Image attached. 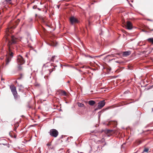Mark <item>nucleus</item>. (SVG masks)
Here are the masks:
<instances>
[{
    "label": "nucleus",
    "mask_w": 153,
    "mask_h": 153,
    "mask_svg": "<svg viewBox=\"0 0 153 153\" xmlns=\"http://www.w3.org/2000/svg\"><path fill=\"white\" fill-rule=\"evenodd\" d=\"M150 20V19H149L148 20Z\"/></svg>",
    "instance_id": "obj_35"
},
{
    "label": "nucleus",
    "mask_w": 153,
    "mask_h": 153,
    "mask_svg": "<svg viewBox=\"0 0 153 153\" xmlns=\"http://www.w3.org/2000/svg\"><path fill=\"white\" fill-rule=\"evenodd\" d=\"M45 20H44V19L42 20V22H45Z\"/></svg>",
    "instance_id": "obj_29"
},
{
    "label": "nucleus",
    "mask_w": 153,
    "mask_h": 153,
    "mask_svg": "<svg viewBox=\"0 0 153 153\" xmlns=\"http://www.w3.org/2000/svg\"><path fill=\"white\" fill-rule=\"evenodd\" d=\"M24 87H23L22 85H20L19 86V91H20L21 89L22 88H23Z\"/></svg>",
    "instance_id": "obj_19"
},
{
    "label": "nucleus",
    "mask_w": 153,
    "mask_h": 153,
    "mask_svg": "<svg viewBox=\"0 0 153 153\" xmlns=\"http://www.w3.org/2000/svg\"><path fill=\"white\" fill-rule=\"evenodd\" d=\"M153 29H152V30H151V31H153Z\"/></svg>",
    "instance_id": "obj_34"
},
{
    "label": "nucleus",
    "mask_w": 153,
    "mask_h": 153,
    "mask_svg": "<svg viewBox=\"0 0 153 153\" xmlns=\"http://www.w3.org/2000/svg\"><path fill=\"white\" fill-rule=\"evenodd\" d=\"M37 16V15L36 14L35 15V16Z\"/></svg>",
    "instance_id": "obj_33"
},
{
    "label": "nucleus",
    "mask_w": 153,
    "mask_h": 153,
    "mask_svg": "<svg viewBox=\"0 0 153 153\" xmlns=\"http://www.w3.org/2000/svg\"><path fill=\"white\" fill-rule=\"evenodd\" d=\"M88 103L89 105L92 106L95 104L96 102L94 101L91 100L88 101Z\"/></svg>",
    "instance_id": "obj_12"
},
{
    "label": "nucleus",
    "mask_w": 153,
    "mask_h": 153,
    "mask_svg": "<svg viewBox=\"0 0 153 153\" xmlns=\"http://www.w3.org/2000/svg\"><path fill=\"white\" fill-rule=\"evenodd\" d=\"M59 6H58V8H59Z\"/></svg>",
    "instance_id": "obj_30"
},
{
    "label": "nucleus",
    "mask_w": 153,
    "mask_h": 153,
    "mask_svg": "<svg viewBox=\"0 0 153 153\" xmlns=\"http://www.w3.org/2000/svg\"><path fill=\"white\" fill-rule=\"evenodd\" d=\"M112 131V130H109L108 131V132H110V131Z\"/></svg>",
    "instance_id": "obj_27"
},
{
    "label": "nucleus",
    "mask_w": 153,
    "mask_h": 153,
    "mask_svg": "<svg viewBox=\"0 0 153 153\" xmlns=\"http://www.w3.org/2000/svg\"><path fill=\"white\" fill-rule=\"evenodd\" d=\"M149 150V149L147 148H145L144 149L143 152H148Z\"/></svg>",
    "instance_id": "obj_17"
},
{
    "label": "nucleus",
    "mask_w": 153,
    "mask_h": 153,
    "mask_svg": "<svg viewBox=\"0 0 153 153\" xmlns=\"http://www.w3.org/2000/svg\"><path fill=\"white\" fill-rule=\"evenodd\" d=\"M78 106L79 107H83L85 106L84 104L80 102H78L77 103Z\"/></svg>",
    "instance_id": "obj_13"
},
{
    "label": "nucleus",
    "mask_w": 153,
    "mask_h": 153,
    "mask_svg": "<svg viewBox=\"0 0 153 153\" xmlns=\"http://www.w3.org/2000/svg\"><path fill=\"white\" fill-rule=\"evenodd\" d=\"M18 39L13 36H11V39L9 40L7 44L8 50L9 51V55L7 56L6 59V65L9 64V62L11 60V58L13 56V45L16 44L18 42Z\"/></svg>",
    "instance_id": "obj_1"
},
{
    "label": "nucleus",
    "mask_w": 153,
    "mask_h": 153,
    "mask_svg": "<svg viewBox=\"0 0 153 153\" xmlns=\"http://www.w3.org/2000/svg\"><path fill=\"white\" fill-rule=\"evenodd\" d=\"M20 65H19L18 67V68L19 70H20L22 69V67Z\"/></svg>",
    "instance_id": "obj_20"
},
{
    "label": "nucleus",
    "mask_w": 153,
    "mask_h": 153,
    "mask_svg": "<svg viewBox=\"0 0 153 153\" xmlns=\"http://www.w3.org/2000/svg\"><path fill=\"white\" fill-rule=\"evenodd\" d=\"M69 19H77L75 18L74 16H72Z\"/></svg>",
    "instance_id": "obj_18"
},
{
    "label": "nucleus",
    "mask_w": 153,
    "mask_h": 153,
    "mask_svg": "<svg viewBox=\"0 0 153 153\" xmlns=\"http://www.w3.org/2000/svg\"><path fill=\"white\" fill-rule=\"evenodd\" d=\"M37 8V6L36 5H35L33 7V9H36Z\"/></svg>",
    "instance_id": "obj_23"
},
{
    "label": "nucleus",
    "mask_w": 153,
    "mask_h": 153,
    "mask_svg": "<svg viewBox=\"0 0 153 153\" xmlns=\"http://www.w3.org/2000/svg\"><path fill=\"white\" fill-rule=\"evenodd\" d=\"M11 0H6L7 2H9Z\"/></svg>",
    "instance_id": "obj_24"
},
{
    "label": "nucleus",
    "mask_w": 153,
    "mask_h": 153,
    "mask_svg": "<svg viewBox=\"0 0 153 153\" xmlns=\"http://www.w3.org/2000/svg\"><path fill=\"white\" fill-rule=\"evenodd\" d=\"M59 94L62 95L66 96L67 93L66 92L62 90H60L59 91Z\"/></svg>",
    "instance_id": "obj_11"
},
{
    "label": "nucleus",
    "mask_w": 153,
    "mask_h": 153,
    "mask_svg": "<svg viewBox=\"0 0 153 153\" xmlns=\"http://www.w3.org/2000/svg\"><path fill=\"white\" fill-rule=\"evenodd\" d=\"M136 142L137 143V145H139L141 143V142L140 140H138L136 141Z\"/></svg>",
    "instance_id": "obj_21"
},
{
    "label": "nucleus",
    "mask_w": 153,
    "mask_h": 153,
    "mask_svg": "<svg viewBox=\"0 0 153 153\" xmlns=\"http://www.w3.org/2000/svg\"><path fill=\"white\" fill-rule=\"evenodd\" d=\"M105 104V102L104 100L100 101L98 103L97 107L95 109V110L96 111L98 109H100L104 106Z\"/></svg>",
    "instance_id": "obj_6"
},
{
    "label": "nucleus",
    "mask_w": 153,
    "mask_h": 153,
    "mask_svg": "<svg viewBox=\"0 0 153 153\" xmlns=\"http://www.w3.org/2000/svg\"><path fill=\"white\" fill-rule=\"evenodd\" d=\"M37 9L39 10H41V9L39 8H37Z\"/></svg>",
    "instance_id": "obj_28"
},
{
    "label": "nucleus",
    "mask_w": 153,
    "mask_h": 153,
    "mask_svg": "<svg viewBox=\"0 0 153 153\" xmlns=\"http://www.w3.org/2000/svg\"><path fill=\"white\" fill-rule=\"evenodd\" d=\"M54 68H52L51 69H50L49 70L50 73V74L51 72H52L53 71H54Z\"/></svg>",
    "instance_id": "obj_22"
},
{
    "label": "nucleus",
    "mask_w": 153,
    "mask_h": 153,
    "mask_svg": "<svg viewBox=\"0 0 153 153\" xmlns=\"http://www.w3.org/2000/svg\"><path fill=\"white\" fill-rule=\"evenodd\" d=\"M49 133L50 135L53 137H56L59 134L58 131L55 129H51L50 130Z\"/></svg>",
    "instance_id": "obj_4"
},
{
    "label": "nucleus",
    "mask_w": 153,
    "mask_h": 153,
    "mask_svg": "<svg viewBox=\"0 0 153 153\" xmlns=\"http://www.w3.org/2000/svg\"><path fill=\"white\" fill-rule=\"evenodd\" d=\"M79 22V20H70V22L72 25L77 23Z\"/></svg>",
    "instance_id": "obj_10"
},
{
    "label": "nucleus",
    "mask_w": 153,
    "mask_h": 153,
    "mask_svg": "<svg viewBox=\"0 0 153 153\" xmlns=\"http://www.w3.org/2000/svg\"><path fill=\"white\" fill-rule=\"evenodd\" d=\"M14 20H11L9 24V28L14 29L16 28L18 23L19 22V20H17L16 21H14Z\"/></svg>",
    "instance_id": "obj_3"
},
{
    "label": "nucleus",
    "mask_w": 153,
    "mask_h": 153,
    "mask_svg": "<svg viewBox=\"0 0 153 153\" xmlns=\"http://www.w3.org/2000/svg\"><path fill=\"white\" fill-rule=\"evenodd\" d=\"M47 146H49L51 145V144L50 143H48L47 144Z\"/></svg>",
    "instance_id": "obj_25"
},
{
    "label": "nucleus",
    "mask_w": 153,
    "mask_h": 153,
    "mask_svg": "<svg viewBox=\"0 0 153 153\" xmlns=\"http://www.w3.org/2000/svg\"><path fill=\"white\" fill-rule=\"evenodd\" d=\"M126 29L131 30L133 28V25L132 23L130 21H127L124 24Z\"/></svg>",
    "instance_id": "obj_7"
},
{
    "label": "nucleus",
    "mask_w": 153,
    "mask_h": 153,
    "mask_svg": "<svg viewBox=\"0 0 153 153\" xmlns=\"http://www.w3.org/2000/svg\"><path fill=\"white\" fill-rule=\"evenodd\" d=\"M48 44L52 46H56L58 45V43L56 42V41H51L48 43Z\"/></svg>",
    "instance_id": "obj_8"
},
{
    "label": "nucleus",
    "mask_w": 153,
    "mask_h": 153,
    "mask_svg": "<svg viewBox=\"0 0 153 153\" xmlns=\"http://www.w3.org/2000/svg\"><path fill=\"white\" fill-rule=\"evenodd\" d=\"M148 41L150 43L153 44V38H149L147 39Z\"/></svg>",
    "instance_id": "obj_14"
},
{
    "label": "nucleus",
    "mask_w": 153,
    "mask_h": 153,
    "mask_svg": "<svg viewBox=\"0 0 153 153\" xmlns=\"http://www.w3.org/2000/svg\"><path fill=\"white\" fill-rule=\"evenodd\" d=\"M15 138H16V136L15 135H14Z\"/></svg>",
    "instance_id": "obj_32"
},
{
    "label": "nucleus",
    "mask_w": 153,
    "mask_h": 153,
    "mask_svg": "<svg viewBox=\"0 0 153 153\" xmlns=\"http://www.w3.org/2000/svg\"><path fill=\"white\" fill-rule=\"evenodd\" d=\"M125 22L124 20H122V22L123 24L124 22Z\"/></svg>",
    "instance_id": "obj_26"
},
{
    "label": "nucleus",
    "mask_w": 153,
    "mask_h": 153,
    "mask_svg": "<svg viewBox=\"0 0 153 153\" xmlns=\"http://www.w3.org/2000/svg\"><path fill=\"white\" fill-rule=\"evenodd\" d=\"M55 56H53L51 59L50 60L49 62H53L54 61V59H55Z\"/></svg>",
    "instance_id": "obj_16"
},
{
    "label": "nucleus",
    "mask_w": 153,
    "mask_h": 153,
    "mask_svg": "<svg viewBox=\"0 0 153 153\" xmlns=\"http://www.w3.org/2000/svg\"><path fill=\"white\" fill-rule=\"evenodd\" d=\"M10 88L13 95L15 100H19V96L18 94L16 87L14 85H12L10 86Z\"/></svg>",
    "instance_id": "obj_2"
},
{
    "label": "nucleus",
    "mask_w": 153,
    "mask_h": 153,
    "mask_svg": "<svg viewBox=\"0 0 153 153\" xmlns=\"http://www.w3.org/2000/svg\"><path fill=\"white\" fill-rule=\"evenodd\" d=\"M11 133H12L11 132H10V134H11Z\"/></svg>",
    "instance_id": "obj_31"
},
{
    "label": "nucleus",
    "mask_w": 153,
    "mask_h": 153,
    "mask_svg": "<svg viewBox=\"0 0 153 153\" xmlns=\"http://www.w3.org/2000/svg\"><path fill=\"white\" fill-rule=\"evenodd\" d=\"M17 62L19 65H22L25 63V61L22 56L19 55L17 57Z\"/></svg>",
    "instance_id": "obj_5"
},
{
    "label": "nucleus",
    "mask_w": 153,
    "mask_h": 153,
    "mask_svg": "<svg viewBox=\"0 0 153 153\" xmlns=\"http://www.w3.org/2000/svg\"><path fill=\"white\" fill-rule=\"evenodd\" d=\"M19 126V123H16L14 125V130L16 131V129Z\"/></svg>",
    "instance_id": "obj_15"
},
{
    "label": "nucleus",
    "mask_w": 153,
    "mask_h": 153,
    "mask_svg": "<svg viewBox=\"0 0 153 153\" xmlns=\"http://www.w3.org/2000/svg\"><path fill=\"white\" fill-rule=\"evenodd\" d=\"M131 53V52L130 51H127L123 52V56H127L130 55Z\"/></svg>",
    "instance_id": "obj_9"
}]
</instances>
